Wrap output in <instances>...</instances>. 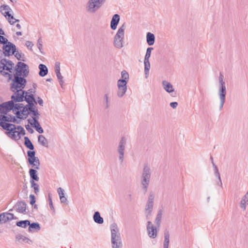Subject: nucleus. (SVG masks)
<instances>
[{"mask_svg": "<svg viewBox=\"0 0 248 248\" xmlns=\"http://www.w3.org/2000/svg\"><path fill=\"white\" fill-rule=\"evenodd\" d=\"M28 162L31 166L32 168L29 170L30 176V183L38 181L39 178L38 176V172L36 170H39L40 160L38 157L35 156L34 151H27Z\"/></svg>", "mask_w": 248, "mask_h": 248, "instance_id": "1", "label": "nucleus"}, {"mask_svg": "<svg viewBox=\"0 0 248 248\" xmlns=\"http://www.w3.org/2000/svg\"><path fill=\"white\" fill-rule=\"evenodd\" d=\"M151 177V170L148 164H144L141 176V189L144 194L148 190Z\"/></svg>", "mask_w": 248, "mask_h": 248, "instance_id": "2", "label": "nucleus"}, {"mask_svg": "<svg viewBox=\"0 0 248 248\" xmlns=\"http://www.w3.org/2000/svg\"><path fill=\"white\" fill-rule=\"evenodd\" d=\"M111 242L113 248H122V243L117 225L114 223L111 225Z\"/></svg>", "mask_w": 248, "mask_h": 248, "instance_id": "3", "label": "nucleus"}, {"mask_svg": "<svg viewBox=\"0 0 248 248\" xmlns=\"http://www.w3.org/2000/svg\"><path fill=\"white\" fill-rule=\"evenodd\" d=\"M27 80L25 78L14 75V78L11 83L10 90L15 92L16 90H23L26 86Z\"/></svg>", "mask_w": 248, "mask_h": 248, "instance_id": "4", "label": "nucleus"}, {"mask_svg": "<svg viewBox=\"0 0 248 248\" xmlns=\"http://www.w3.org/2000/svg\"><path fill=\"white\" fill-rule=\"evenodd\" d=\"M126 28L125 24H123L118 29L116 35L114 37L113 44L115 47L121 48L123 47V42L124 39V31Z\"/></svg>", "mask_w": 248, "mask_h": 248, "instance_id": "5", "label": "nucleus"}, {"mask_svg": "<svg viewBox=\"0 0 248 248\" xmlns=\"http://www.w3.org/2000/svg\"><path fill=\"white\" fill-rule=\"evenodd\" d=\"M106 0H89L86 9L90 13H95L105 3Z\"/></svg>", "mask_w": 248, "mask_h": 248, "instance_id": "6", "label": "nucleus"}, {"mask_svg": "<svg viewBox=\"0 0 248 248\" xmlns=\"http://www.w3.org/2000/svg\"><path fill=\"white\" fill-rule=\"evenodd\" d=\"M4 130H6L5 134L12 140H16V125L10 123H1V126Z\"/></svg>", "mask_w": 248, "mask_h": 248, "instance_id": "7", "label": "nucleus"}, {"mask_svg": "<svg viewBox=\"0 0 248 248\" xmlns=\"http://www.w3.org/2000/svg\"><path fill=\"white\" fill-rule=\"evenodd\" d=\"M15 71L16 73L14 75L24 78L27 77L29 74L28 65L26 63L21 62H17L16 66Z\"/></svg>", "mask_w": 248, "mask_h": 248, "instance_id": "8", "label": "nucleus"}, {"mask_svg": "<svg viewBox=\"0 0 248 248\" xmlns=\"http://www.w3.org/2000/svg\"><path fill=\"white\" fill-rule=\"evenodd\" d=\"M2 49L3 54L5 57H9L15 54L16 52V46L11 42H8L7 44H3Z\"/></svg>", "mask_w": 248, "mask_h": 248, "instance_id": "9", "label": "nucleus"}, {"mask_svg": "<svg viewBox=\"0 0 248 248\" xmlns=\"http://www.w3.org/2000/svg\"><path fill=\"white\" fill-rule=\"evenodd\" d=\"M126 144V139L124 137L121 138L118 146L117 151L119 154V159L121 163L124 161V151Z\"/></svg>", "mask_w": 248, "mask_h": 248, "instance_id": "10", "label": "nucleus"}, {"mask_svg": "<svg viewBox=\"0 0 248 248\" xmlns=\"http://www.w3.org/2000/svg\"><path fill=\"white\" fill-rule=\"evenodd\" d=\"M219 90L218 96L219 98H226V88L225 82L224 81V76L221 73H220L219 77Z\"/></svg>", "mask_w": 248, "mask_h": 248, "instance_id": "11", "label": "nucleus"}, {"mask_svg": "<svg viewBox=\"0 0 248 248\" xmlns=\"http://www.w3.org/2000/svg\"><path fill=\"white\" fill-rule=\"evenodd\" d=\"M9 122L19 124L20 123L21 121L17 119L15 116L11 115L0 114V126H1V123H9Z\"/></svg>", "mask_w": 248, "mask_h": 248, "instance_id": "12", "label": "nucleus"}, {"mask_svg": "<svg viewBox=\"0 0 248 248\" xmlns=\"http://www.w3.org/2000/svg\"><path fill=\"white\" fill-rule=\"evenodd\" d=\"M11 96L14 102H20L24 101L25 98L24 94L26 93V91L23 90L17 89L15 92Z\"/></svg>", "mask_w": 248, "mask_h": 248, "instance_id": "13", "label": "nucleus"}, {"mask_svg": "<svg viewBox=\"0 0 248 248\" xmlns=\"http://www.w3.org/2000/svg\"><path fill=\"white\" fill-rule=\"evenodd\" d=\"M127 81L125 80L119 79L117 82L118 91L117 95L120 97H122L127 91Z\"/></svg>", "mask_w": 248, "mask_h": 248, "instance_id": "14", "label": "nucleus"}, {"mask_svg": "<svg viewBox=\"0 0 248 248\" xmlns=\"http://www.w3.org/2000/svg\"><path fill=\"white\" fill-rule=\"evenodd\" d=\"M13 214L10 213H2L0 214V224L6 223L9 220L16 219Z\"/></svg>", "mask_w": 248, "mask_h": 248, "instance_id": "15", "label": "nucleus"}, {"mask_svg": "<svg viewBox=\"0 0 248 248\" xmlns=\"http://www.w3.org/2000/svg\"><path fill=\"white\" fill-rule=\"evenodd\" d=\"M155 194L153 192H150L145 206V211H153Z\"/></svg>", "mask_w": 248, "mask_h": 248, "instance_id": "16", "label": "nucleus"}, {"mask_svg": "<svg viewBox=\"0 0 248 248\" xmlns=\"http://www.w3.org/2000/svg\"><path fill=\"white\" fill-rule=\"evenodd\" d=\"M28 121L39 133L42 134L44 132V130L41 126L38 120H37V118H33L32 123H31V119H28Z\"/></svg>", "mask_w": 248, "mask_h": 248, "instance_id": "17", "label": "nucleus"}, {"mask_svg": "<svg viewBox=\"0 0 248 248\" xmlns=\"http://www.w3.org/2000/svg\"><path fill=\"white\" fill-rule=\"evenodd\" d=\"M27 204L24 201H18L15 205L16 211L20 213L25 214Z\"/></svg>", "mask_w": 248, "mask_h": 248, "instance_id": "18", "label": "nucleus"}, {"mask_svg": "<svg viewBox=\"0 0 248 248\" xmlns=\"http://www.w3.org/2000/svg\"><path fill=\"white\" fill-rule=\"evenodd\" d=\"M13 67H9L7 65H6L2 68L0 67V73L4 76H8V79L11 80L12 78V75L8 72H5L4 70H7L12 73L13 72Z\"/></svg>", "mask_w": 248, "mask_h": 248, "instance_id": "19", "label": "nucleus"}, {"mask_svg": "<svg viewBox=\"0 0 248 248\" xmlns=\"http://www.w3.org/2000/svg\"><path fill=\"white\" fill-rule=\"evenodd\" d=\"M120 21V16L118 14H115L110 22V28L112 30H114L117 28V26Z\"/></svg>", "mask_w": 248, "mask_h": 248, "instance_id": "20", "label": "nucleus"}, {"mask_svg": "<svg viewBox=\"0 0 248 248\" xmlns=\"http://www.w3.org/2000/svg\"><path fill=\"white\" fill-rule=\"evenodd\" d=\"M2 14L6 17L7 18L8 22L11 25H13L16 22H18L19 21V19H15L13 16H12L10 13H9V11H5L4 13H2Z\"/></svg>", "mask_w": 248, "mask_h": 248, "instance_id": "21", "label": "nucleus"}, {"mask_svg": "<svg viewBox=\"0 0 248 248\" xmlns=\"http://www.w3.org/2000/svg\"><path fill=\"white\" fill-rule=\"evenodd\" d=\"M14 101L12 99L10 101L3 103L0 104V107L4 106L5 112L7 114V113L11 110H13V105H14Z\"/></svg>", "mask_w": 248, "mask_h": 248, "instance_id": "22", "label": "nucleus"}, {"mask_svg": "<svg viewBox=\"0 0 248 248\" xmlns=\"http://www.w3.org/2000/svg\"><path fill=\"white\" fill-rule=\"evenodd\" d=\"M157 228H158L157 226H154L153 225H152L151 228H148V229H147L148 234L150 238H155L156 237L157 232Z\"/></svg>", "mask_w": 248, "mask_h": 248, "instance_id": "23", "label": "nucleus"}, {"mask_svg": "<svg viewBox=\"0 0 248 248\" xmlns=\"http://www.w3.org/2000/svg\"><path fill=\"white\" fill-rule=\"evenodd\" d=\"M162 85L164 90L169 93H171L174 92V89L172 85L170 83L164 80L162 81Z\"/></svg>", "mask_w": 248, "mask_h": 248, "instance_id": "24", "label": "nucleus"}, {"mask_svg": "<svg viewBox=\"0 0 248 248\" xmlns=\"http://www.w3.org/2000/svg\"><path fill=\"white\" fill-rule=\"evenodd\" d=\"M39 75L40 76L43 77L46 76L48 73V69L47 67L44 64H40L39 65Z\"/></svg>", "mask_w": 248, "mask_h": 248, "instance_id": "25", "label": "nucleus"}, {"mask_svg": "<svg viewBox=\"0 0 248 248\" xmlns=\"http://www.w3.org/2000/svg\"><path fill=\"white\" fill-rule=\"evenodd\" d=\"M155 36L153 33L150 32L146 34V41L148 45L152 46L155 43Z\"/></svg>", "mask_w": 248, "mask_h": 248, "instance_id": "26", "label": "nucleus"}, {"mask_svg": "<svg viewBox=\"0 0 248 248\" xmlns=\"http://www.w3.org/2000/svg\"><path fill=\"white\" fill-rule=\"evenodd\" d=\"M93 219L94 221L97 224H102L104 222V219L100 216V213L98 211L94 212L93 216Z\"/></svg>", "mask_w": 248, "mask_h": 248, "instance_id": "27", "label": "nucleus"}, {"mask_svg": "<svg viewBox=\"0 0 248 248\" xmlns=\"http://www.w3.org/2000/svg\"><path fill=\"white\" fill-rule=\"evenodd\" d=\"M28 104L25 106V107L23 108V112H27L28 111H29L31 109H34L36 108V107L35 106V105L37 104V102L36 101H35V102H27Z\"/></svg>", "mask_w": 248, "mask_h": 248, "instance_id": "28", "label": "nucleus"}, {"mask_svg": "<svg viewBox=\"0 0 248 248\" xmlns=\"http://www.w3.org/2000/svg\"><path fill=\"white\" fill-rule=\"evenodd\" d=\"M170 243V233L169 231L166 230L164 232V240L163 242V248H169Z\"/></svg>", "mask_w": 248, "mask_h": 248, "instance_id": "29", "label": "nucleus"}, {"mask_svg": "<svg viewBox=\"0 0 248 248\" xmlns=\"http://www.w3.org/2000/svg\"><path fill=\"white\" fill-rule=\"evenodd\" d=\"M162 214V210L161 209H159L157 212V214L155 221L157 228H159L160 226Z\"/></svg>", "mask_w": 248, "mask_h": 248, "instance_id": "30", "label": "nucleus"}, {"mask_svg": "<svg viewBox=\"0 0 248 248\" xmlns=\"http://www.w3.org/2000/svg\"><path fill=\"white\" fill-rule=\"evenodd\" d=\"M13 112L16 115L15 117L17 119H18L21 121V119L24 120L27 118L26 112H23V109H22V111H16Z\"/></svg>", "mask_w": 248, "mask_h": 248, "instance_id": "31", "label": "nucleus"}, {"mask_svg": "<svg viewBox=\"0 0 248 248\" xmlns=\"http://www.w3.org/2000/svg\"><path fill=\"white\" fill-rule=\"evenodd\" d=\"M41 228L40 226V224L37 222H33L31 223L30 221V224L29 225V232H31L33 230H35L37 231H38L40 230Z\"/></svg>", "mask_w": 248, "mask_h": 248, "instance_id": "32", "label": "nucleus"}, {"mask_svg": "<svg viewBox=\"0 0 248 248\" xmlns=\"http://www.w3.org/2000/svg\"><path fill=\"white\" fill-rule=\"evenodd\" d=\"M29 114L32 115V118H37V120L39 119V113L37 108L27 111L26 116L27 117Z\"/></svg>", "mask_w": 248, "mask_h": 248, "instance_id": "33", "label": "nucleus"}, {"mask_svg": "<svg viewBox=\"0 0 248 248\" xmlns=\"http://www.w3.org/2000/svg\"><path fill=\"white\" fill-rule=\"evenodd\" d=\"M24 144L27 148L30 150V151H33L34 149V145L28 137H24Z\"/></svg>", "mask_w": 248, "mask_h": 248, "instance_id": "34", "label": "nucleus"}, {"mask_svg": "<svg viewBox=\"0 0 248 248\" xmlns=\"http://www.w3.org/2000/svg\"><path fill=\"white\" fill-rule=\"evenodd\" d=\"M38 142L43 146L48 147V141L42 135L38 137Z\"/></svg>", "mask_w": 248, "mask_h": 248, "instance_id": "35", "label": "nucleus"}, {"mask_svg": "<svg viewBox=\"0 0 248 248\" xmlns=\"http://www.w3.org/2000/svg\"><path fill=\"white\" fill-rule=\"evenodd\" d=\"M16 240L19 242H24L28 244H30L31 241L26 236H24L21 234H17L16 236Z\"/></svg>", "mask_w": 248, "mask_h": 248, "instance_id": "36", "label": "nucleus"}, {"mask_svg": "<svg viewBox=\"0 0 248 248\" xmlns=\"http://www.w3.org/2000/svg\"><path fill=\"white\" fill-rule=\"evenodd\" d=\"M25 98L24 101H25L27 103L29 102H34L36 101L34 95L32 93L29 94V93L26 92V93L24 94Z\"/></svg>", "mask_w": 248, "mask_h": 248, "instance_id": "37", "label": "nucleus"}, {"mask_svg": "<svg viewBox=\"0 0 248 248\" xmlns=\"http://www.w3.org/2000/svg\"><path fill=\"white\" fill-rule=\"evenodd\" d=\"M30 224V220H20L16 222V225L23 228H26Z\"/></svg>", "mask_w": 248, "mask_h": 248, "instance_id": "38", "label": "nucleus"}, {"mask_svg": "<svg viewBox=\"0 0 248 248\" xmlns=\"http://www.w3.org/2000/svg\"><path fill=\"white\" fill-rule=\"evenodd\" d=\"M144 73L146 75V78L147 77V75L149 74V71L150 68V63L149 62V59L145 60L144 61Z\"/></svg>", "mask_w": 248, "mask_h": 248, "instance_id": "39", "label": "nucleus"}, {"mask_svg": "<svg viewBox=\"0 0 248 248\" xmlns=\"http://www.w3.org/2000/svg\"><path fill=\"white\" fill-rule=\"evenodd\" d=\"M25 106L23 104H15L14 103L13 111H22Z\"/></svg>", "mask_w": 248, "mask_h": 248, "instance_id": "40", "label": "nucleus"}, {"mask_svg": "<svg viewBox=\"0 0 248 248\" xmlns=\"http://www.w3.org/2000/svg\"><path fill=\"white\" fill-rule=\"evenodd\" d=\"M15 56L16 57V58L18 60H19V61H23V62H25V55L24 54H22L21 53H19L18 51H16V53L15 54Z\"/></svg>", "mask_w": 248, "mask_h": 248, "instance_id": "41", "label": "nucleus"}, {"mask_svg": "<svg viewBox=\"0 0 248 248\" xmlns=\"http://www.w3.org/2000/svg\"><path fill=\"white\" fill-rule=\"evenodd\" d=\"M121 77L122 78V79H121V80H125V81H128L129 79V74L125 70L122 71Z\"/></svg>", "mask_w": 248, "mask_h": 248, "instance_id": "42", "label": "nucleus"}, {"mask_svg": "<svg viewBox=\"0 0 248 248\" xmlns=\"http://www.w3.org/2000/svg\"><path fill=\"white\" fill-rule=\"evenodd\" d=\"M56 74L61 86L62 87V85L64 83L63 81V77L62 76L60 72H56Z\"/></svg>", "mask_w": 248, "mask_h": 248, "instance_id": "43", "label": "nucleus"}, {"mask_svg": "<svg viewBox=\"0 0 248 248\" xmlns=\"http://www.w3.org/2000/svg\"><path fill=\"white\" fill-rule=\"evenodd\" d=\"M37 47L38 49H39L40 51L42 54H44L43 52V42L41 39V37H40L38 41H37Z\"/></svg>", "mask_w": 248, "mask_h": 248, "instance_id": "44", "label": "nucleus"}, {"mask_svg": "<svg viewBox=\"0 0 248 248\" xmlns=\"http://www.w3.org/2000/svg\"><path fill=\"white\" fill-rule=\"evenodd\" d=\"M31 187L33 188V189H34V193L36 194H37L39 191V185L35 182H32V183H31Z\"/></svg>", "mask_w": 248, "mask_h": 248, "instance_id": "45", "label": "nucleus"}, {"mask_svg": "<svg viewBox=\"0 0 248 248\" xmlns=\"http://www.w3.org/2000/svg\"><path fill=\"white\" fill-rule=\"evenodd\" d=\"M153 49V47H149L147 48L146 54L144 57V59H149L151 55V51Z\"/></svg>", "mask_w": 248, "mask_h": 248, "instance_id": "46", "label": "nucleus"}, {"mask_svg": "<svg viewBox=\"0 0 248 248\" xmlns=\"http://www.w3.org/2000/svg\"><path fill=\"white\" fill-rule=\"evenodd\" d=\"M17 134H16V140H20L21 139V136H24L26 134L25 130L24 128L21 130L20 131H17Z\"/></svg>", "mask_w": 248, "mask_h": 248, "instance_id": "47", "label": "nucleus"}, {"mask_svg": "<svg viewBox=\"0 0 248 248\" xmlns=\"http://www.w3.org/2000/svg\"><path fill=\"white\" fill-rule=\"evenodd\" d=\"M246 201L247 200L246 199L243 198L240 202V207L244 210H245L246 209V204H248V202Z\"/></svg>", "mask_w": 248, "mask_h": 248, "instance_id": "48", "label": "nucleus"}, {"mask_svg": "<svg viewBox=\"0 0 248 248\" xmlns=\"http://www.w3.org/2000/svg\"><path fill=\"white\" fill-rule=\"evenodd\" d=\"M0 12L2 13H3L2 12V11L3 10H4L5 11H9V13L10 12V11H11L12 9H11V8L9 6L7 5H5V4H3L2 5H1L0 6Z\"/></svg>", "mask_w": 248, "mask_h": 248, "instance_id": "49", "label": "nucleus"}, {"mask_svg": "<svg viewBox=\"0 0 248 248\" xmlns=\"http://www.w3.org/2000/svg\"><path fill=\"white\" fill-rule=\"evenodd\" d=\"M8 60H7L5 58L2 59L0 61V67L1 68L7 65V62H8Z\"/></svg>", "mask_w": 248, "mask_h": 248, "instance_id": "50", "label": "nucleus"}, {"mask_svg": "<svg viewBox=\"0 0 248 248\" xmlns=\"http://www.w3.org/2000/svg\"><path fill=\"white\" fill-rule=\"evenodd\" d=\"M225 99L226 98H219V99H220L219 108V110H221L222 109L224 104L225 102Z\"/></svg>", "mask_w": 248, "mask_h": 248, "instance_id": "51", "label": "nucleus"}, {"mask_svg": "<svg viewBox=\"0 0 248 248\" xmlns=\"http://www.w3.org/2000/svg\"><path fill=\"white\" fill-rule=\"evenodd\" d=\"M30 204L31 205H33V204H34V203L35 202V197L34 195L33 194H31L30 195Z\"/></svg>", "mask_w": 248, "mask_h": 248, "instance_id": "52", "label": "nucleus"}, {"mask_svg": "<svg viewBox=\"0 0 248 248\" xmlns=\"http://www.w3.org/2000/svg\"><path fill=\"white\" fill-rule=\"evenodd\" d=\"M7 42L8 40L4 36H2V35H0V44H7Z\"/></svg>", "mask_w": 248, "mask_h": 248, "instance_id": "53", "label": "nucleus"}, {"mask_svg": "<svg viewBox=\"0 0 248 248\" xmlns=\"http://www.w3.org/2000/svg\"><path fill=\"white\" fill-rule=\"evenodd\" d=\"M48 200H49V205L50 209L55 212V209L53 205L52 201L50 195L48 196Z\"/></svg>", "mask_w": 248, "mask_h": 248, "instance_id": "54", "label": "nucleus"}, {"mask_svg": "<svg viewBox=\"0 0 248 248\" xmlns=\"http://www.w3.org/2000/svg\"><path fill=\"white\" fill-rule=\"evenodd\" d=\"M57 191L59 195L60 198H61V196H64V190L62 188L59 187L58 188Z\"/></svg>", "mask_w": 248, "mask_h": 248, "instance_id": "55", "label": "nucleus"}, {"mask_svg": "<svg viewBox=\"0 0 248 248\" xmlns=\"http://www.w3.org/2000/svg\"><path fill=\"white\" fill-rule=\"evenodd\" d=\"M55 73L60 72V62H57L55 63Z\"/></svg>", "mask_w": 248, "mask_h": 248, "instance_id": "56", "label": "nucleus"}, {"mask_svg": "<svg viewBox=\"0 0 248 248\" xmlns=\"http://www.w3.org/2000/svg\"><path fill=\"white\" fill-rule=\"evenodd\" d=\"M25 127L27 129V130L31 134H32L34 133L33 129L29 125L27 124L25 125Z\"/></svg>", "mask_w": 248, "mask_h": 248, "instance_id": "57", "label": "nucleus"}, {"mask_svg": "<svg viewBox=\"0 0 248 248\" xmlns=\"http://www.w3.org/2000/svg\"><path fill=\"white\" fill-rule=\"evenodd\" d=\"M126 199L129 202L132 201V194L130 192L126 194Z\"/></svg>", "mask_w": 248, "mask_h": 248, "instance_id": "58", "label": "nucleus"}, {"mask_svg": "<svg viewBox=\"0 0 248 248\" xmlns=\"http://www.w3.org/2000/svg\"><path fill=\"white\" fill-rule=\"evenodd\" d=\"M26 45L28 48L30 47L31 49V47L33 46V44L30 41H27L26 43Z\"/></svg>", "mask_w": 248, "mask_h": 248, "instance_id": "59", "label": "nucleus"}, {"mask_svg": "<svg viewBox=\"0 0 248 248\" xmlns=\"http://www.w3.org/2000/svg\"><path fill=\"white\" fill-rule=\"evenodd\" d=\"M178 103L176 102H171L170 104V106L173 108H175L178 106Z\"/></svg>", "mask_w": 248, "mask_h": 248, "instance_id": "60", "label": "nucleus"}, {"mask_svg": "<svg viewBox=\"0 0 248 248\" xmlns=\"http://www.w3.org/2000/svg\"><path fill=\"white\" fill-rule=\"evenodd\" d=\"M60 201L62 203H67V198L65 196H61Z\"/></svg>", "mask_w": 248, "mask_h": 248, "instance_id": "61", "label": "nucleus"}, {"mask_svg": "<svg viewBox=\"0 0 248 248\" xmlns=\"http://www.w3.org/2000/svg\"><path fill=\"white\" fill-rule=\"evenodd\" d=\"M37 103L39 104V105L43 106V100L40 97H38L37 98Z\"/></svg>", "mask_w": 248, "mask_h": 248, "instance_id": "62", "label": "nucleus"}, {"mask_svg": "<svg viewBox=\"0 0 248 248\" xmlns=\"http://www.w3.org/2000/svg\"><path fill=\"white\" fill-rule=\"evenodd\" d=\"M147 212L146 215V217L147 219H149L151 216L152 211H146Z\"/></svg>", "mask_w": 248, "mask_h": 248, "instance_id": "63", "label": "nucleus"}, {"mask_svg": "<svg viewBox=\"0 0 248 248\" xmlns=\"http://www.w3.org/2000/svg\"><path fill=\"white\" fill-rule=\"evenodd\" d=\"M8 65V66L13 67L14 65V63L10 60H9L7 62V65Z\"/></svg>", "mask_w": 248, "mask_h": 248, "instance_id": "64", "label": "nucleus"}]
</instances>
